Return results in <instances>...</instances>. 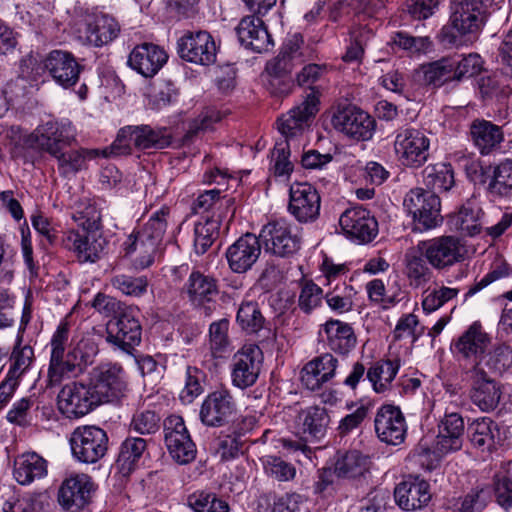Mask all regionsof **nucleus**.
<instances>
[{
  "label": "nucleus",
  "instance_id": "nucleus-1",
  "mask_svg": "<svg viewBox=\"0 0 512 512\" xmlns=\"http://www.w3.org/2000/svg\"><path fill=\"white\" fill-rule=\"evenodd\" d=\"M169 214L167 207L156 211L143 226L135 228L122 243L124 255L131 258L136 269H146L162 256Z\"/></svg>",
  "mask_w": 512,
  "mask_h": 512
},
{
  "label": "nucleus",
  "instance_id": "nucleus-2",
  "mask_svg": "<svg viewBox=\"0 0 512 512\" xmlns=\"http://www.w3.org/2000/svg\"><path fill=\"white\" fill-rule=\"evenodd\" d=\"M450 24L442 28L440 41L444 45L461 44L460 36H475L486 21L483 0H453Z\"/></svg>",
  "mask_w": 512,
  "mask_h": 512
},
{
  "label": "nucleus",
  "instance_id": "nucleus-3",
  "mask_svg": "<svg viewBox=\"0 0 512 512\" xmlns=\"http://www.w3.org/2000/svg\"><path fill=\"white\" fill-rule=\"evenodd\" d=\"M172 136L166 127L153 128L149 125L127 126L122 128L110 146L112 155L130 153V145L137 149H164L171 144Z\"/></svg>",
  "mask_w": 512,
  "mask_h": 512
},
{
  "label": "nucleus",
  "instance_id": "nucleus-4",
  "mask_svg": "<svg viewBox=\"0 0 512 512\" xmlns=\"http://www.w3.org/2000/svg\"><path fill=\"white\" fill-rule=\"evenodd\" d=\"M403 205L412 216L416 230L426 231L442 222L440 198L431 191L414 188L406 194Z\"/></svg>",
  "mask_w": 512,
  "mask_h": 512
},
{
  "label": "nucleus",
  "instance_id": "nucleus-5",
  "mask_svg": "<svg viewBox=\"0 0 512 512\" xmlns=\"http://www.w3.org/2000/svg\"><path fill=\"white\" fill-rule=\"evenodd\" d=\"M75 137L76 132L70 121H47L31 133L27 142L30 147L53 156L70 146Z\"/></svg>",
  "mask_w": 512,
  "mask_h": 512
},
{
  "label": "nucleus",
  "instance_id": "nucleus-6",
  "mask_svg": "<svg viewBox=\"0 0 512 512\" xmlns=\"http://www.w3.org/2000/svg\"><path fill=\"white\" fill-rule=\"evenodd\" d=\"M429 148L430 139L419 129L404 127L395 132L394 151L406 167L422 166L428 160Z\"/></svg>",
  "mask_w": 512,
  "mask_h": 512
},
{
  "label": "nucleus",
  "instance_id": "nucleus-7",
  "mask_svg": "<svg viewBox=\"0 0 512 512\" xmlns=\"http://www.w3.org/2000/svg\"><path fill=\"white\" fill-rule=\"evenodd\" d=\"M418 248L430 266L438 271L448 270L465 258V248L461 240L452 235H443L420 242Z\"/></svg>",
  "mask_w": 512,
  "mask_h": 512
},
{
  "label": "nucleus",
  "instance_id": "nucleus-8",
  "mask_svg": "<svg viewBox=\"0 0 512 512\" xmlns=\"http://www.w3.org/2000/svg\"><path fill=\"white\" fill-rule=\"evenodd\" d=\"M59 411L67 418H80L100 405L91 384L70 382L65 384L57 396Z\"/></svg>",
  "mask_w": 512,
  "mask_h": 512
},
{
  "label": "nucleus",
  "instance_id": "nucleus-9",
  "mask_svg": "<svg viewBox=\"0 0 512 512\" xmlns=\"http://www.w3.org/2000/svg\"><path fill=\"white\" fill-rule=\"evenodd\" d=\"M70 445L73 456L83 463H96L107 452L108 436L96 426H82L71 434Z\"/></svg>",
  "mask_w": 512,
  "mask_h": 512
},
{
  "label": "nucleus",
  "instance_id": "nucleus-10",
  "mask_svg": "<svg viewBox=\"0 0 512 512\" xmlns=\"http://www.w3.org/2000/svg\"><path fill=\"white\" fill-rule=\"evenodd\" d=\"M138 311L127 306L107 323V341L126 353H131L141 342L142 328L138 320Z\"/></svg>",
  "mask_w": 512,
  "mask_h": 512
},
{
  "label": "nucleus",
  "instance_id": "nucleus-11",
  "mask_svg": "<svg viewBox=\"0 0 512 512\" xmlns=\"http://www.w3.org/2000/svg\"><path fill=\"white\" fill-rule=\"evenodd\" d=\"M90 384L102 403L119 401L125 397L127 383L123 369L115 364H104L93 369Z\"/></svg>",
  "mask_w": 512,
  "mask_h": 512
},
{
  "label": "nucleus",
  "instance_id": "nucleus-12",
  "mask_svg": "<svg viewBox=\"0 0 512 512\" xmlns=\"http://www.w3.org/2000/svg\"><path fill=\"white\" fill-rule=\"evenodd\" d=\"M164 441L171 457L187 464L196 456V446L181 416L171 415L164 421Z\"/></svg>",
  "mask_w": 512,
  "mask_h": 512
},
{
  "label": "nucleus",
  "instance_id": "nucleus-13",
  "mask_svg": "<svg viewBox=\"0 0 512 512\" xmlns=\"http://www.w3.org/2000/svg\"><path fill=\"white\" fill-rule=\"evenodd\" d=\"M333 127L346 136L361 141L372 138L375 120L356 106L338 108L332 117Z\"/></svg>",
  "mask_w": 512,
  "mask_h": 512
},
{
  "label": "nucleus",
  "instance_id": "nucleus-14",
  "mask_svg": "<svg viewBox=\"0 0 512 512\" xmlns=\"http://www.w3.org/2000/svg\"><path fill=\"white\" fill-rule=\"evenodd\" d=\"M260 238L265 250L280 257L292 255L300 248V239L292 232V225L285 219L271 221L263 226Z\"/></svg>",
  "mask_w": 512,
  "mask_h": 512
},
{
  "label": "nucleus",
  "instance_id": "nucleus-15",
  "mask_svg": "<svg viewBox=\"0 0 512 512\" xmlns=\"http://www.w3.org/2000/svg\"><path fill=\"white\" fill-rule=\"evenodd\" d=\"M262 360V351L255 345H246L239 350L231 363L233 385L241 389L254 385L260 374Z\"/></svg>",
  "mask_w": 512,
  "mask_h": 512
},
{
  "label": "nucleus",
  "instance_id": "nucleus-16",
  "mask_svg": "<svg viewBox=\"0 0 512 512\" xmlns=\"http://www.w3.org/2000/svg\"><path fill=\"white\" fill-rule=\"evenodd\" d=\"M94 491L95 485L89 475L72 474L59 488L58 503L65 510L77 512L90 503Z\"/></svg>",
  "mask_w": 512,
  "mask_h": 512
},
{
  "label": "nucleus",
  "instance_id": "nucleus-17",
  "mask_svg": "<svg viewBox=\"0 0 512 512\" xmlns=\"http://www.w3.org/2000/svg\"><path fill=\"white\" fill-rule=\"evenodd\" d=\"M179 56L191 63L211 65L216 60V45L206 31L187 32L177 43Z\"/></svg>",
  "mask_w": 512,
  "mask_h": 512
},
{
  "label": "nucleus",
  "instance_id": "nucleus-18",
  "mask_svg": "<svg viewBox=\"0 0 512 512\" xmlns=\"http://www.w3.org/2000/svg\"><path fill=\"white\" fill-rule=\"evenodd\" d=\"M288 210L300 223L314 222L320 215L321 198L309 183H294L289 191Z\"/></svg>",
  "mask_w": 512,
  "mask_h": 512
},
{
  "label": "nucleus",
  "instance_id": "nucleus-19",
  "mask_svg": "<svg viewBox=\"0 0 512 512\" xmlns=\"http://www.w3.org/2000/svg\"><path fill=\"white\" fill-rule=\"evenodd\" d=\"M471 382L470 398L484 412L494 410L502 396V386L479 367H471L468 371Z\"/></svg>",
  "mask_w": 512,
  "mask_h": 512
},
{
  "label": "nucleus",
  "instance_id": "nucleus-20",
  "mask_svg": "<svg viewBox=\"0 0 512 512\" xmlns=\"http://www.w3.org/2000/svg\"><path fill=\"white\" fill-rule=\"evenodd\" d=\"M374 427L379 440L388 445H400L405 440L407 424L399 407L381 406L375 415Z\"/></svg>",
  "mask_w": 512,
  "mask_h": 512
},
{
  "label": "nucleus",
  "instance_id": "nucleus-21",
  "mask_svg": "<svg viewBox=\"0 0 512 512\" xmlns=\"http://www.w3.org/2000/svg\"><path fill=\"white\" fill-rule=\"evenodd\" d=\"M63 245L74 252L80 262L94 263L102 257L106 239L97 231L70 230L63 238Z\"/></svg>",
  "mask_w": 512,
  "mask_h": 512
},
{
  "label": "nucleus",
  "instance_id": "nucleus-22",
  "mask_svg": "<svg viewBox=\"0 0 512 512\" xmlns=\"http://www.w3.org/2000/svg\"><path fill=\"white\" fill-rule=\"evenodd\" d=\"M339 225L345 235L361 243L372 241L378 233L376 219L361 206L346 209L339 218Z\"/></svg>",
  "mask_w": 512,
  "mask_h": 512
},
{
  "label": "nucleus",
  "instance_id": "nucleus-23",
  "mask_svg": "<svg viewBox=\"0 0 512 512\" xmlns=\"http://www.w3.org/2000/svg\"><path fill=\"white\" fill-rule=\"evenodd\" d=\"M236 411L235 401L227 390H217L210 393L200 408V420L209 427L226 425Z\"/></svg>",
  "mask_w": 512,
  "mask_h": 512
},
{
  "label": "nucleus",
  "instance_id": "nucleus-24",
  "mask_svg": "<svg viewBox=\"0 0 512 512\" xmlns=\"http://www.w3.org/2000/svg\"><path fill=\"white\" fill-rule=\"evenodd\" d=\"M44 67L52 79L65 89L78 82L82 70L73 54L62 50L51 51L44 60Z\"/></svg>",
  "mask_w": 512,
  "mask_h": 512
},
{
  "label": "nucleus",
  "instance_id": "nucleus-25",
  "mask_svg": "<svg viewBox=\"0 0 512 512\" xmlns=\"http://www.w3.org/2000/svg\"><path fill=\"white\" fill-rule=\"evenodd\" d=\"M236 33L242 46L257 53L266 52L274 45L267 27L259 16L243 17L236 27Z\"/></svg>",
  "mask_w": 512,
  "mask_h": 512
},
{
  "label": "nucleus",
  "instance_id": "nucleus-26",
  "mask_svg": "<svg viewBox=\"0 0 512 512\" xmlns=\"http://www.w3.org/2000/svg\"><path fill=\"white\" fill-rule=\"evenodd\" d=\"M260 253L259 238L252 233H246L229 246L226 258L233 272L244 273L253 266Z\"/></svg>",
  "mask_w": 512,
  "mask_h": 512
},
{
  "label": "nucleus",
  "instance_id": "nucleus-27",
  "mask_svg": "<svg viewBox=\"0 0 512 512\" xmlns=\"http://www.w3.org/2000/svg\"><path fill=\"white\" fill-rule=\"evenodd\" d=\"M319 99L313 92L308 93L305 100L292 108L278 120V130L287 139L297 136L304 130L308 121L318 111Z\"/></svg>",
  "mask_w": 512,
  "mask_h": 512
},
{
  "label": "nucleus",
  "instance_id": "nucleus-28",
  "mask_svg": "<svg viewBox=\"0 0 512 512\" xmlns=\"http://www.w3.org/2000/svg\"><path fill=\"white\" fill-rule=\"evenodd\" d=\"M464 420L458 413H446L438 424L435 450L441 454L458 451L464 441Z\"/></svg>",
  "mask_w": 512,
  "mask_h": 512
},
{
  "label": "nucleus",
  "instance_id": "nucleus-29",
  "mask_svg": "<svg viewBox=\"0 0 512 512\" xmlns=\"http://www.w3.org/2000/svg\"><path fill=\"white\" fill-rule=\"evenodd\" d=\"M490 343L491 339L482 325L474 322L454 342L453 349L464 359L471 360L474 365L480 358H484Z\"/></svg>",
  "mask_w": 512,
  "mask_h": 512
},
{
  "label": "nucleus",
  "instance_id": "nucleus-30",
  "mask_svg": "<svg viewBox=\"0 0 512 512\" xmlns=\"http://www.w3.org/2000/svg\"><path fill=\"white\" fill-rule=\"evenodd\" d=\"M168 55L164 49L152 43L134 47L128 57V65L144 77L154 76L166 63Z\"/></svg>",
  "mask_w": 512,
  "mask_h": 512
},
{
  "label": "nucleus",
  "instance_id": "nucleus-31",
  "mask_svg": "<svg viewBox=\"0 0 512 512\" xmlns=\"http://www.w3.org/2000/svg\"><path fill=\"white\" fill-rule=\"evenodd\" d=\"M395 501L405 511L425 507L431 500L430 485L419 477L399 483L394 490Z\"/></svg>",
  "mask_w": 512,
  "mask_h": 512
},
{
  "label": "nucleus",
  "instance_id": "nucleus-32",
  "mask_svg": "<svg viewBox=\"0 0 512 512\" xmlns=\"http://www.w3.org/2000/svg\"><path fill=\"white\" fill-rule=\"evenodd\" d=\"M337 366V358L329 353L322 354L304 365L301 382L311 391L318 390L335 376Z\"/></svg>",
  "mask_w": 512,
  "mask_h": 512
},
{
  "label": "nucleus",
  "instance_id": "nucleus-33",
  "mask_svg": "<svg viewBox=\"0 0 512 512\" xmlns=\"http://www.w3.org/2000/svg\"><path fill=\"white\" fill-rule=\"evenodd\" d=\"M470 136L481 155L498 150L504 141L502 127L485 119H475L470 124Z\"/></svg>",
  "mask_w": 512,
  "mask_h": 512
},
{
  "label": "nucleus",
  "instance_id": "nucleus-34",
  "mask_svg": "<svg viewBox=\"0 0 512 512\" xmlns=\"http://www.w3.org/2000/svg\"><path fill=\"white\" fill-rule=\"evenodd\" d=\"M330 422L325 407L309 406L302 409L296 418V423L306 440H320L327 431Z\"/></svg>",
  "mask_w": 512,
  "mask_h": 512
},
{
  "label": "nucleus",
  "instance_id": "nucleus-35",
  "mask_svg": "<svg viewBox=\"0 0 512 512\" xmlns=\"http://www.w3.org/2000/svg\"><path fill=\"white\" fill-rule=\"evenodd\" d=\"M111 155L110 148H106L104 150L80 149L69 152H63L62 150L52 157L57 159L59 173L64 177H69L85 169L87 160L95 159L99 156L109 157Z\"/></svg>",
  "mask_w": 512,
  "mask_h": 512
},
{
  "label": "nucleus",
  "instance_id": "nucleus-36",
  "mask_svg": "<svg viewBox=\"0 0 512 512\" xmlns=\"http://www.w3.org/2000/svg\"><path fill=\"white\" fill-rule=\"evenodd\" d=\"M14 478L20 485H29L47 474V461L35 452L19 455L14 461Z\"/></svg>",
  "mask_w": 512,
  "mask_h": 512
},
{
  "label": "nucleus",
  "instance_id": "nucleus-37",
  "mask_svg": "<svg viewBox=\"0 0 512 512\" xmlns=\"http://www.w3.org/2000/svg\"><path fill=\"white\" fill-rule=\"evenodd\" d=\"M184 292L194 305H203L211 302L218 294L217 281L211 276L199 271H193L184 285Z\"/></svg>",
  "mask_w": 512,
  "mask_h": 512
},
{
  "label": "nucleus",
  "instance_id": "nucleus-38",
  "mask_svg": "<svg viewBox=\"0 0 512 512\" xmlns=\"http://www.w3.org/2000/svg\"><path fill=\"white\" fill-rule=\"evenodd\" d=\"M423 183L433 193L448 192L455 186L454 170L450 163L429 164L422 171Z\"/></svg>",
  "mask_w": 512,
  "mask_h": 512
},
{
  "label": "nucleus",
  "instance_id": "nucleus-39",
  "mask_svg": "<svg viewBox=\"0 0 512 512\" xmlns=\"http://www.w3.org/2000/svg\"><path fill=\"white\" fill-rule=\"evenodd\" d=\"M328 345L331 350L339 354H346L356 344V336L352 327L339 320H329L324 325Z\"/></svg>",
  "mask_w": 512,
  "mask_h": 512
},
{
  "label": "nucleus",
  "instance_id": "nucleus-40",
  "mask_svg": "<svg viewBox=\"0 0 512 512\" xmlns=\"http://www.w3.org/2000/svg\"><path fill=\"white\" fill-rule=\"evenodd\" d=\"M120 26L118 22L109 15H97L87 25V39L95 46H103L118 37Z\"/></svg>",
  "mask_w": 512,
  "mask_h": 512
},
{
  "label": "nucleus",
  "instance_id": "nucleus-41",
  "mask_svg": "<svg viewBox=\"0 0 512 512\" xmlns=\"http://www.w3.org/2000/svg\"><path fill=\"white\" fill-rule=\"evenodd\" d=\"M420 252L410 250L405 254V275L409 284L415 288H419L427 284L433 277L432 267Z\"/></svg>",
  "mask_w": 512,
  "mask_h": 512
},
{
  "label": "nucleus",
  "instance_id": "nucleus-42",
  "mask_svg": "<svg viewBox=\"0 0 512 512\" xmlns=\"http://www.w3.org/2000/svg\"><path fill=\"white\" fill-rule=\"evenodd\" d=\"M33 360V348L29 345H22L21 340L18 338L10 355L7 378L3 383H12L15 389L19 378L28 371Z\"/></svg>",
  "mask_w": 512,
  "mask_h": 512
},
{
  "label": "nucleus",
  "instance_id": "nucleus-43",
  "mask_svg": "<svg viewBox=\"0 0 512 512\" xmlns=\"http://www.w3.org/2000/svg\"><path fill=\"white\" fill-rule=\"evenodd\" d=\"M146 448L147 442L145 439L138 437L127 438L121 444L119 455L115 463L116 469L123 476L129 475Z\"/></svg>",
  "mask_w": 512,
  "mask_h": 512
},
{
  "label": "nucleus",
  "instance_id": "nucleus-44",
  "mask_svg": "<svg viewBox=\"0 0 512 512\" xmlns=\"http://www.w3.org/2000/svg\"><path fill=\"white\" fill-rule=\"evenodd\" d=\"M497 425L488 417L474 420L468 427V435L472 445L482 452L491 451L495 445Z\"/></svg>",
  "mask_w": 512,
  "mask_h": 512
},
{
  "label": "nucleus",
  "instance_id": "nucleus-45",
  "mask_svg": "<svg viewBox=\"0 0 512 512\" xmlns=\"http://www.w3.org/2000/svg\"><path fill=\"white\" fill-rule=\"evenodd\" d=\"M399 367V360L378 361L367 369L366 378L372 384L374 391L381 393L388 389L398 373Z\"/></svg>",
  "mask_w": 512,
  "mask_h": 512
},
{
  "label": "nucleus",
  "instance_id": "nucleus-46",
  "mask_svg": "<svg viewBox=\"0 0 512 512\" xmlns=\"http://www.w3.org/2000/svg\"><path fill=\"white\" fill-rule=\"evenodd\" d=\"M455 61L450 58L422 65L423 81L426 85L440 87L449 81H456L454 75Z\"/></svg>",
  "mask_w": 512,
  "mask_h": 512
},
{
  "label": "nucleus",
  "instance_id": "nucleus-47",
  "mask_svg": "<svg viewBox=\"0 0 512 512\" xmlns=\"http://www.w3.org/2000/svg\"><path fill=\"white\" fill-rule=\"evenodd\" d=\"M369 469V459L358 450L346 452L335 464L334 473L342 478H356Z\"/></svg>",
  "mask_w": 512,
  "mask_h": 512
},
{
  "label": "nucleus",
  "instance_id": "nucleus-48",
  "mask_svg": "<svg viewBox=\"0 0 512 512\" xmlns=\"http://www.w3.org/2000/svg\"><path fill=\"white\" fill-rule=\"evenodd\" d=\"M488 191L493 197L512 198V159H505L494 168Z\"/></svg>",
  "mask_w": 512,
  "mask_h": 512
},
{
  "label": "nucleus",
  "instance_id": "nucleus-49",
  "mask_svg": "<svg viewBox=\"0 0 512 512\" xmlns=\"http://www.w3.org/2000/svg\"><path fill=\"white\" fill-rule=\"evenodd\" d=\"M512 365V348L509 345L502 344L497 346L492 352L485 354L472 367H479L483 371L493 373H503Z\"/></svg>",
  "mask_w": 512,
  "mask_h": 512
},
{
  "label": "nucleus",
  "instance_id": "nucleus-50",
  "mask_svg": "<svg viewBox=\"0 0 512 512\" xmlns=\"http://www.w3.org/2000/svg\"><path fill=\"white\" fill-rule=\"evenodd\" d=\"M493 489L500 506L512 504V460L503 462L493 476Z\"/></svg>",
  "mask_w": 512,
  "mask_h": 512
},
{
  "label": "nucleus",
  "instance_id": "nucleus-51",
  "mask_svg": "<svg viewBox=\"0 0 512 512\" xmlns=\"http://www.w3.org/2000/svg\"><path fill=\"white\" fill-rule=\"evenodd\" d=\"M237 323L248 333H256L264 327L263 317L259 305L254 301H243L237 311Z\"/></svg>",
  "mask_w": 512,
  "mask_h": 512
},
{
  "label": "nucleus",
  "instance_id": "nucleus-52",
  "mask_svg": "<svg viewBox=\"0 0 512 512\" xmlns=\"http://www.w3.org/2000/svg\"><path fill=\"white\" fill-rule=\"evenodd\" d=\"M491 499L488 485H477L470 489L457 503L458 512H482Z\"/></svg>",
  "mask_w": 512,
  "mask_h": 512
},
{
  "label": "nucleus",
  "instance_id": "nucleus-53",
  "mask_svg": "<svg viewBox=\"0 0 512 512\" xmlns=\"http://www.w3.org/2000/svg\"><path fill=\"white\" fill-rule=\"evenodd\" d=\"M219 220L205 217L194 228V247L198 254H204L213 244L219 234Z\"/></svg>",
  "mask_w": 512,
  "mask_h": 512
},
{
  "label": "nucleus",
  "instance_id": "nucleus-54",
  "mask_svg": "<svg viewBox=\"0 0 512 512\" xmlns=\"http://www.w3.org/2000/svg\"><path fill=\"white\" fill-rule=\"evenodd\" d=\"M260 461L265 474L277 481L287 482L295 478V466L279 456L266 455L263 456Z\"/></svg>",
  "mask_w": 512,
  "mask_h": 512
},
{
  "label": "nucleus",
  "instance_id": "nucleus-55",
  "mask_svg": "<svg viewBox=\"0 0 512 512\" xmlns=\"http://www.w3.org/2000/svg\"><path fill=\"white\" fill-rule=\"evenodd\" d=\"M111 286L122 294L131 297H141L147 292L148 279L146 276H131L116 274L110 279Z\"/></svg>",
  "mask_w": 512,
  "mask_h": 512
},
{
  "label": "nucleus",
  "instance_id": "nucleus-56",
  "mask_svg": "<svg viewBox=\"0 0 512 512\" xmlns=\"http://www.w3.org/2000/svg\"><path fill=\"white\" fill-rule=\"evenodd\" d=\"M354 289L346 283L337 284L331 291H327L325 300L328 307L339 314L353 309Z\"/></svg>",
  "mask_w": 512,
  "mask_h": 512
},
{
  "label": "nucleus",
  "instance_id": "nucleus-57",
  "mask_svg": "<svg viewBox=\"0 0 512 512\" xmlns=\"http://www.w3.org/2000/svg\"><path fill=\"white\" fill-rule=\"evenodd\" d=\"M79 372L77 363L70 358L69 352L50 356L48 377L51 383H59L64 377L77 375Z\"/></svg>",
  "mask_w": 512,
  "mask_h": 512
},
{
  "label": "nucleus",
  "instance_id": "nucleus-58",
  "mask_svg": "<svg viewBox=\"0 0 512 512\" xmlns=\"http://www.w3.org/2000/svg\"><path fill=\"white\" fill-rule=\"evenodd\" d=\"M204 373L194 366H188L185 373V384L179 398L183 404H191L203 391Z\"/></svg>",
  "mask_w": 512,
  "mask_h": 512
},
{
  "label": "nucleus",
  "instance_id": "nucleus-59",
  "mask_svg": "<svg viewBox=\"0 0 512 512\" xmlns=\"http://www.w3.org/2000/svg\"><path fill=\"white\" fill-rule=\"evenodd\" d=\"M229 321L220 319L210 324L209 344L214 357H222L228 350L230 341L228 337Z\"/></svg>",
  "mask_w": 512,
  "mask_h": 512
},
{
  "label": "nucleus",
  "instance_id": "nucleus-60",
  "mask_svg": "<svg viewBox=\"0 0 512 512\" xmlns=\"http://www.w3.org/2000/svg\"><path fill=\"white\" fill-rule=\"evenodd\" d=\"M480 210L466 205L460 208L458 213L453 216L455 227L464 234L473 236L480 232L479 223Z\"/></svg>",
  "mask_w": 512,
  "mask_h": 512
},
{
  "label": "nucleus",
  "instance_id": "nucleus-61",
  "mask_svg": "<svg viewBox=\"0 0 512 512\" xmlns=\"http://www.w3.org/2000/svg\"><path fill=\"white\" fill-rule=\"evenodd\" d=\"M189 506L194 512H228L226 501L217 498L215 494L199 493L189 497Z\"/></svg>",
  "mask_w": 512,
  "mask_h": 512
},
{
  "label": "nucleus",
  "instance_id": "nucleus-62",
  "mask_svg": "<svg viewBox=\"0 0 512 512\" xmlns=\"http://www.w3.org/2000/svg\"><path fill=\"white\" fill-rule=\"evenodd\" d=\"M70 358L76 363L81 372L84 367L93 363L98 353L97 345L90 338H82L69 351Z\"/></svg>",
  "mask_w": 512,
  "mask_h": 512
},
{
  "label": "nucleus",
  "instance_id": "nucleus-63",
  "mask_svg": "<svg viewBox=\"0 0 512 512\" xmlns=\"http://www.w3.org/2000/svg\"><path fill=\"white\" fill-rule=\"evenodd\" d=\"M459 290L441 286L429 291L422 300V307L426 313H432L442 307L445 303L458 295Z\"/></svg>",
  "mask_w": 512,
  "mask_h": 512
},
{
  "label": "nucleus",
  "instance_id": "nucleus-64",
  "mask_svg": "<svg viewBox=\"0 0 512 512\" xmlns=\"http://www.w3.org/2000/svg\"><path fill=\"white\" fill-rule=\"evenodd\" d=\"M221 120L220 112L213 107L204 108L193 120L190 121L187 134L194 136L201 132L212 130L214 124Z\"/></svg>",
  "mask_w": 512,
  "mask_h": 512
}]
</instances>
